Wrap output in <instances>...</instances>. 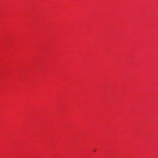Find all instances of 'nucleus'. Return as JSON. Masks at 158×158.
Returning a JSON list of instances; mask_svg holds the SVG:
<instances>
[{
  "mask_svg": "<svg viewBox=\"0 0 158 158\" xmlns=\"http://www.w3.org/2000/svg\"><path fill=\"white\" fill-rule=\"evenodd\" d=\"M95 151H96V150H94V152H95Z\"/></svg>",
  "mask_w": 158,
  "mask_h": 158,
  "instance_id": "obj_1",
  "label": "nucleus"
}]
</instances>
